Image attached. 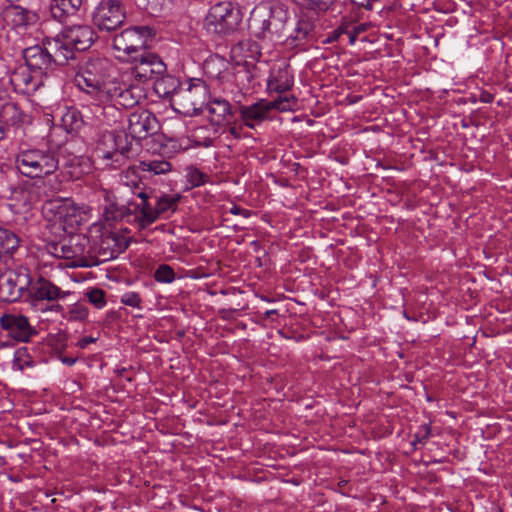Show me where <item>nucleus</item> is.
<instances>
[{
  "label": "nucleus",
  "instance_id": "nucleus-1",
  "mask_svg": "<svg viewBox=\"0 0 512 512\" xmlns=\"http://www.w3.org/2000/svg\"><path fill=\"white\" fill-rule=\"evenodd\" d=\"M112 70L107 59L90 58L76 72L73 82L95 105H102L116 91Z\"/></svg>",
  "mask_w": 512,
  "mask_h": 512
},
{
  "label": "nucleus",
  "instance_id": "nucleus-2",
  "mask_svg": "<svg viewBox=\"0 0 512 512\" xmlns=\"http://www.w3.org/2000/svg\"><path fill=\"white\" fill-rule=\"evenodd\" d=\"M37 21L34 20V24ZM39 22V28L34 31V80L39 76H46V70L51 63L64 65L69 59L73 58L64 43V38L52 34L57 25H45L44 19Z\"/></svg>",
  "mask_w": 512,
  "mask_h": 512
},
{
  "label": "nucleus",
  "instance_id": "nucleus-3",
  "mask_svg": "<svg viewBox=\"0 0 512 512\" xmlns=\"http://www.w3.org/2000/svg\"><path fill=\"white\" fill-rule=\"evenodd\" d=\"M289 12L279 2H261L250 13L249 29L258 39L280 42L283 39Z\"/></svg>",
  "mask_w": 512,
  "mask_h": 512
},
{
  "label": "nucleus",
  "instance_id": "nucleus-4",
  "mask_svg": "<svg viewBox=\"0 0 512 512\" xmlns=\"http://www.w3.org/2000/svg\"><path fill=\"white\" fill-rule=\"evenodd\" d=\"M57 167L58 160L54 153L34 149V193L38 197H49L60 190Z\"/></svg>",
  "mask_w": 512,
  "mask_h": 512
},
{
  "label": "nucleus",
  "instance_id": "nucleus-5",
  "mask_svg": "<svg viewBox=\"0 0 512 512\" xmlns=\"http://www.w3.org/2000/svg\"><path fill=\"white\" fill-rule=\"evenodd\" d=\"M242 21V13L231 1H220L210 7L205 18L208 31L218 35H228L236 31Z\"/></svg>",
  "mask_w": 512,
  "mask_h": 512
},
{
  "label": "nucleus",
  "instance_id": "nucleus-6",
  "mask_svg": "<svg viewBox=\"0 0 512 512\" xmlns=\"http://www.w3.org/2000/svg\"><path fill=\"white\" fill-rule=\"evenodd\" d=\"M297 104L294 96L279 97L273 101L260 100L252 105L241 106L239 109L240 117L245 126L254 129L263 121L269 119L272 110L290 111Z\"/></svg>",
  "mask_w": 512,
  "mask_h": 512
},
{
  "label": "nucleus",
  "instance_id": "nucleus-7",
  "mask_svg": "<svg viewBox=\"0 0 512 512\" xmlns=\"http://www.w3.org/2000/svg\"><path fill=\"white\" fill-rule=\"evenodd\" d=\"M207 98V86L202 80L197 79L189 82L187 87H180L172 99L171 106L176 112L191 116L202 111Z\"/></svg>",
  "mask_w": 512,
  "mask_h": 512
},
{
  "label": "nucleus",
  "instance_id": "nucleus-8",
  "mask_svg": "<svg viewBox=\"0 0 512 512\" xmlns=\"http://www.w3.org/2000/svg\"><path fill=\"white\" fill-rule=\"evenodd\" d=\"M155 35L150 26H132L122 30L113 37V49L124 53L131 60L134 55L146 49L148 40Z\"/></svg>",
  "mask_w": 512,
  "mask_h": 512
},
{
  "label": "nucleus",
  "instance_id": "nucleus-9",
  "mask_svg": "<svg viewBox=\"0 0 512 512\" xmlns=\"http://www.w3.org/2000/svg\"><path fill=\"white\" fill-rule=\"evenodd\" d=\"M126 10L119 0H101L92 14L93 24L102 32H112L122 26Z\"/></svg>",
  "mask_w": 512,
  "mask_h": 512
},
{
  "label": "nucleus",
  "instance_id": "nucleus-10",
  "mask_svg": "<svg viewBox=\"0 0 512 512\" xmlns=\"http://www.w3.org/2000/svg\"><path fill=\"white\" fill-rule=\"evenodd\" d=\"M82 6V0H40L37 11H34L35 21L44 19V24L57 25L64 19L75 14Z\"/></svg>",
  "mask_w": 512,
  "mask_h": 512
},
{
  "label": "nucleus",
  "instance_id": "nucleus-11",
  "mask_svg": "<svg viewBox=\"0 0 512 512\" xmlns=\"http://www.w3.org/2000/svg\"><path fill=\"white\" fill-rule=\"evenodd\" d=\"M130 61L133 63L131 75L140 83L152 81L167 71V66L161 57L147 49L134 55Z\"/></svg>",
  "mask_w": 512,
  "mask_h": 512
},
{
  "label": "nucleus",
  "instance_id": "nucleus-12",
  "mask_svg": "<svg viewBox=\"0 0 512 512\" xmlns=\"http://www.w3.org/2000/svg\"><path fill=\"white\" fill-rule=\"evenodd\" d=\"M154 197H156V190L150 187L136 197L137 201L129 202L127 210L134 215V220L141 229H145L156 222Z\"/></svg>",
  "mask_w": 512,
  "mask_h": 512
},
{
  "label": "nucleus",
  "instance_id": "nucleus-13",
  "mask_svg": "<svg viewBox=\"0 0 512 512\" xmlns=\"http://www.w3.org/2000/svg\"><path fill=\"white\" fill-rule=\"evenodd\" d=\"M132 143L127 140V135H116L114 132L102 134L96 148L99 157L114 159L119 162V157H129Z\"/></svg>",
  "mask_w": 512,
  "mask_h": 512
},
{
  "label": "nucleus",
  "instance_id": "nucleus-14",
  "mask_svg": "<svg viewBox=\"0 0 512 512\" xmlns=\"http://www.w3.org/2000/svg\"><path fill=\"white\" fill-rule=\"evenodd\" d=\"M159 130V122L148 110H136L128 117V134L134 140H142Z\"/></svg>",
  "mask_w": 512,
  "mask_h": 512
},
{
  "label": "nucleus",
  "instance_id": "nucleus-15",
  "mask_svg": "<svg viewBox=\"0 0 512 512\" xmlns=\"http://www.w3.org/2000/svg\"><path fill=\"white\" fill-rule=\"evenodd\" d=\"M64 43L71 53L90 48L95 39V33L89 25H72L62 31Z\"/></svg>",
  "mask_w": 512,
  "mask_h": 512
},
{
  "label": "nucleus",
  "instance_id": "nucleus-16",
  "mask_svg": "<svg viewBox=\"0 0 512 512\" xmlns=\"http://www.w3.org/2000/svg\"><path fill=\"white\" fill-rule=\"evenodd\" d=\"M32 280L28 274L8 272L0 275V299L8 302L16 301L25 287Z\"/></svg>",
  "mask_w": 512,
  "mask_h": 512
},
{
  "label": "nucleus",
  "instance_id": "nucleus-17",
  "mask_svg": "<svg viewBox=\"0 0 512 512\" xmlns=\"http://www.w3.org/2000/svg\"><path fill=\"white\" fill-rule=\"evenodd\" d=\"M61 296V290L52 282L39 277L36 282H34V311H60L62 306L59 304H51L49 307L44 308L40 301H54Z\"/></svg>",
  "mask_w": 512,
  "mask_h": 512
},
{
  "label": "nucleus",
  "instance_id": "nucleus-18",
  "mask_svg": "<svg viewBox=\"0 0 512 512\" xmlns=\"http://www.w3.org/2000/svg\"><path fill=\"white\" fill-rule=\"evenodd\" d=\"M0 325L17 341L28 342L32 335L29 318L23 315L4 314L0 317Z\"/></svg>",
  "mask_w": 512,
  "mask_h": 512
},
{
  "label": "nucleus",
  "instance_id": "nucleus-19",
  "mask_svg": "<svg viewBox=\"0 0 512 512\" xmlns=\"http://www.w3.org/2000/svg\"><path fill=\"white\" fill-rule=\"evenodd\" d=\"M293 84V72L287 63L282 61L272 66L267 80V86L270 91L283 93L290 90Z\"/></svg>",
  "mask_w": 512,
  "mask_h": 512
},
{
  "label": "nucleus",
  "instance_id": "nucleus-20",
  "mask_svg": "<svg viewBox=\"0 0 512 512\" xmlns=\"http://www.w3.org/2000/svg\"><path fill=\"white\" fill-rule=\"evenodd\" d=\"M30 48L23 50V57L25 63L19 65L11 75V84L17 93L26 95L28 98L31 95V81H32V66L29 63L28 53Z\"/></svg>",
  "mask_w": 512,
  "mask_h": 512
},
{
  "label": "nucleus",
  "instance_id": "nucleus-21",
  "mask_svg": "<svg viewBox=\"0 0 512 512\" xmlns=\"http://www.w3.org/2000/svg\"><path fill=\"white\" fill-rule=\"evenodd\" d=\"M206 107L210 114L211 123L214 125L230 124L233 118V111L230 103L223 98L216 97L207 102Z\"/></svg>",
  "mask_w": 512,
  "mask_h": 512
},
{
  "label": "nucleus",
  "instance_id": "nucleus-22",
  "mask_svg": "<svg viewBox=\"0 0 512 512\" xmlns=\"http://www.w3.org/2000/svg\"><path fill=\"white\" fill-rule=\"evenodd\" d=\"M181 195L178 193L167 194L156 191L154 202L156 204V221L158 219H167L174 214L178 208Z\"/></svg>",
  "mask_w": 512,
  "mask_h": 512
},
{
  "label": "nucleus",
  "instance_id": "nucleus-23",
  "mask_svg": "<svg viewBox=\"0 0 512 512\" xmlns=\"http://www.w3.org/2000/svg\"><path fill=\"white\" fill-rule=\"evenodd\" d=\"M25 115L14 102L5 103L0 109V128L3 130V139L6 137L10 126L19 127L24 121Z\"/></svg>",
  "mask_w": 512,
  "mask_h": 512
},
{
  "label": "nucleus",
  "instance_id": "nucleus-24",
  "mask_svg": "<svg viewBox=\"0 0 512 512\" xmlns=\"http://www.w3.org/2000/svg\"><path fill=\"white\" fill-rule=\"evenodd\" d=\"M153 87L155 93L161 98H169L172 104V99L177 91H179L181 85L178 78L167 74V71L155 77L153 80Z\"/></svg>",
  "mask_w": 512,
  "mask_h": 512
},
{
  "label": "nucleus",
  "instance_id": "nucleus-25",
  "mask_svg": "<svg viewBox=\"0 0 512 512\" xmlns=\"http://www.w3.org/2000/svg\"><path fill=\"white\" fill-rule=\"evenodd\" d=\"M113 83L116 86V91L106 99L105 104L109 102H115V104L127 108L132 107L138 103L140 95H135L132 88H128L125 85H122L117 78H115Z\"/></svg>",
  "mask_w": 512,
  "mask_h": 512
},
{
  "label": "nucleus",
  "instance_id": "nucleus-26",
  "mask_svg": "<svg viewBox=\"0 0 512 512\" xmlns=\"http://www.w3.org/2000/svg\"><path fill=\"white\" fill-rule=\"evenodd\" d=\"M138 170V167H129L120 175L121 183L128 187L135 197H138L149 188L145 185L141 176L138 174Z\"/></svg>",
  "mask_w": 512,
  "mask_h": 512
},
{
  "label": "nucleus",
  "instance_id": "nucleus-27",
  "mask_svg": "<svg viewBox=\"0 0 512 512\" xmlns=\"http://www.w3.org/2000/svg\"><path fill=\"white\" fill-rule=\"evenodd\" d=\"M11 24L19 35H26L30 25V10L21 6H14L10 10Z\"/></svg>",
  "mask_w": 512,
  "mask_h": 512
},
{
  "label": "nucleus",
  "instance_id": "nucleus-28",
  "mask_svg": "<svg viewBox=\"0 0 512 512\" xmlns=\"http://www.w3.org/2000/svg\"><path fill=\"white\" fill-rule=\"evenodd\" d=\"M218 131L213 124L199 126L191 134V141L198 147H210L217 138Z\"/></svg>",
  "mask_w": 512,
  "mask_h": 512
},
{
  "label": "nucleus",
  "instance_id": "nucleus-29",
  "mask_svg": "<svg viewBox=\"0 0 512 512\" xmlns=\"http://www.w3.org/2000/svg\"><path fill=\"white\" fill-rule=\"evenodd\" d=\"M37 120L40 137L45 138L49 135L54 126V116L50 108H44L34 103V121Z\"/></svg>",
  "mask_w": 512,
  "mask_h": 512
},
{
  "label": "nucleus",
  "instance_id": "nucleus-30",
  "mask_svg": "<svg viewBox=\"0 0 512 512\" xmlns=\"http://www.w3.org/2000/svg\"><path fill=\"white\" fill-rule=\"evenodd\" d=\"M138 169L150 176H156L169 173L172 170V165L167 160L157 158L140 161Z\"/></svg>",
  "mask_w": 512,
  "mask_h": 512
},
{
  "label": "nucleus",
  "instance_id": "nucleus-31",
  "mask_svg": "<svg viewBox=\"0 0 512 512\" xmlns=\"http://www.w3.org/2000/svg\"><path fill=\"white\" fill-rule=\"evenodd\" d=\"M293 41L300 44L305 40L314 38V24L307 18L298 20L293 33L289 36Z\"/></svg>",
  "mask_w": 512,
  "mask_h": 512
},
{
  "label": "nucleus",
  "instance_id": "nucleus-32",
  "mask_svg": "<svg viewBox=\"0 0 512 512\" xmlns=\"http://www.w3.org/2000/svg\"><path fill=\"white\" fill-rule=\"evenodd\" d=\"M83 125L81 113L75 109H68L61 117V126L68 133L77 132Z\"/></svg>",
  "mask_w": 512,
  "mask_h": 512
},
{
  "label": "nucleus",
  "instance_id": "nucleus-33",
  "mask_svg": "<svg viewBox=\"0 0 512 512\" xmlns=\"http://www.w3.org/2000/svg\"><path fill=\"white\" fill-rule=\"evenodd\" d=\"M19 246L18 236L6 228L0 227V257L12 254Z\"/></svg>",
  "mask_w": 512,
  "mask_h": 512
},
{
  "label": "nucleus",
  "instance_id": "nucleus-34",
  "mask_svg": "<svg viewBox=\"0 0 512 512\" xmlns=\"http://www.w3.org/2000/svg\"><path fill=\"white\" fill-rule=\"evenodd\" d=\"M102 248H108L111 250L110 257H115L121 252L125 251L128 247V243L124 238L120 237L116 233H109L102 239Z\"/></svg>",
  "mask_w": 512,
  "mask_h": 512
},
{
  "label": "nucleus",
  "instance_id": "nucleus-35",
  "mask_svg": "<svg viewBox=\"0 0 512 512\" xmlns=\"http://www.w3.org/2000/svg\"><path fill=\"white\" fill-rule=\"evenodd\" d=\"M42 215L49 221L61 219L64 215L62 203L57 199H48L41 207Z\"/></svg>",
  "mask_w": 512,
  "mask_h": 512
},
{
  "label": "nucleus",
  "instance_id": "nucleus-36",
  "mask_svg": "<svg viewBox=\"0 0 512 512\" xmlns=\"http://www.w3.org/2000/svg\"><path fill=\"white\" fill-rule=\"evenodd\" d=\"M47 343L51 347L53 351H55L58 354V359L67 366H73L77 358L75 357H68L63 356L61 354V349L64 347V336L57 334V335H49L47 338Z\"/></svg>",
  "mask_w": 512,
  "mask_h": 512
},
{
  "label": "nucleus",
  "instance_id": "nucleus-37",
  "mask_svg": "<svg viewBox=\"0 0 512 512\" xmlns=\"http://www.w3.org/2000/svg\"><path fill=\"white\" fill-rule=\"evenodd\" d=\"M32 365V356L29 353L27 346H22L16 349L13 359V368L23 371Z\"/></svg>",
  "mask_w": 512,
  "mask_h": 512
},
{
  "label": "nucleus",
  "instance_id": "nucleus-38",
  "mask_svg": "<svg viewBox=\"0 0 512 512\" xmlns=\"http://www.w3.org/2000/svg\"><path fill=\"white\" fill-rule=\"evenodd\" d=\"M300 8L315 12L326 11L333 0H291Z\"/></svg>",
  "mask_w": 512,
  "mask_h": 512
},
{
  "label": "nucleus",
  "instance_id": "nucleus-39",
  "mask_svg": "<svg viewBox=\"0 0 512 512\" xmlns=\"http://www.w3.org/2000/svg\"><path fill=\"white\" fill-rule=\"evenodd\" d=\"M17 168L19 172L28 177L32 178V154L29 150H22L17 157Z\"/></svg>",
  "mask_w": 512,
  "mask_h": 512
},
{
  "label": "nucleus",
  "instance_id": "nucleus-40",
  "mask_svg": "<svg viewBox=\"0 0 512 512\" xmlns=\"http://www.w3.org/2000/svg\"><path fill=\"white\" fill-rule=\"evenodd\" d=\"M156 282L170 284L175 280L174 269L168 264H161L154 272Z\"/></svg>",
  "mask_w": 512,
  "mask_h": 512
},
{
  "label": "nucleus",
  "instance_id": "nucleus-41",
  "mask_svg": "<svg viewBox=\"0 0 512 512\" xmlns=\"http://www.w3.org/2000/svg\"><path fill=\"white\" fill-rule=\"evenodd\" d=\"M367 28H368L367 24L361 23V24L353 25L346 29H342L340 27L338 30L340 31V33L347 35L349 43L351 45H354L357 40L358 35L365 32L367 30Z\"/></svg>",
  "mask_w": 512,
  "mask_h": 512
},
{
  "label": "nucleus",
  "instance_id": "nucleus-42",
  "mask_svg": "<svg viewBox=\"0 0 512 512\" xmlns=\"http://www.w3.org/2000/svg\"><path fill=\"white\" fill-rule=\"evenodd\" d=\"M120 302L123 305L142 309V298L138 292L128 291L121 295Z\"/></svg>",
  "mask_w": 512,
  "mask_h": 512
},
{
  "label": "nucleus",
  "instance_id": "nucleus-43",
  "mask_svg": "<svg viewBox=\"0 0 512 512\" xmlns=\"http://www.w3.org/2000/svg\"><path fill=\"white\" fill-rule=\"evenodd\" d=\"M87 298L91 304L96 308L101 309L106 305L105 293L102 289L94 288L86 293Z\"/></svg>",
  "mask_w": 512,
  "mask_h": 512
},
{
  "label": "nucleus",
  "instance_id": "nucleus-44",
  "mask_svg": "<svg viewBox=\"0 0 512 512\" xmlns=\"http://www.w3.org/2000/svg\"><path fill=\"white\" fill-rule=\"evenodd\" d=\"M187 180L193 187H198L208 181V175L197 168H190L187 172Z\"/></svg>",
  "mask_w": 512,
  "mask_h": 512
},
{
  "label": "nucleus",
  "instance_id": "nucleus-45",
  "mask_svg": "<svg viewBox=\"0 0 512 512\" xmlns=\"http://www.w3.org/2000/svg\"><path fill=\"white\" fill-rule=\"evenodd\" d=\"M105 213L108 219H122L125 214L124 207H118L117 204L110 202L105 206Z\"/></svg>",
  "mask_w": 512,
  "mask_h": 512
},
{
  "label": "nucleus",
  "instance_id": "nucleus-46",
  "mask_svg": "<svg viewBox=\"0 0 512 512\" xmlns=\"http://www.w3.org/2000/svg\"><path fill=\"white\" fill-rule=\"evenodd\" d=\"M88 317V309L82 305L74 306L70 311V319L83 321Z\"/></svg>",
  "mask_w": 512,
  "mask_h": 512
},
{
  "label": "nucleus",
  "instance_id": "nucleus-47",
  "mask_svg": "<svg viewBox=\"0 0 512 512\" xmlns=\"http://www.w3.org/2000/svg\"><path fill=\"white\" fill-rule=\"evenodd\" d=\"M253 74L247 69L238 70L235 74L236 81L242 85V89L245 88L246 83L248 84L253 80Z\"/></svg>",
  "mask_w": 512,
  "mask_h": 512
},
{
  "label": "nucleus",
  "instance_id": "nucleus-48",
  "mask_svg": "<svg viewBox=\"0 0 512 512\" xmlns=\"http://www.w3.org/2000/svg\"><path fill=\"white\" fill-rule=\"evenodd\" d=\"M242 128L240 126H229L224 129L223 133H226V139H240Z\"/></svg>",
  "mask_w": 512,
  "mask_h": 512
},
{
  "label": "nucleus",
  "instance_id": "nucleus-49",
  "mask_svg": "<svg viewBox=\"0 0 512 512\" xmlns=\"http://www.w3.org/2000/svg\"><path fill=\"white\" fill-rule=\"evenodd\" d=\"M229 212L233 215H241L243 216L244 218H248L251 216V211L250 210H247V209H244L238 205H233Z\"/></svg>",
  "mask_w": 512,
  "mask_h": 512
},
{
  "label": "nucleus",
  "instance_id": "nucleus-50",
  "mask_svg": "<svg viewBox=\"0 0 512 512\" xmlns=\"http://www.w3.org/2000/svg\"><path fill=\"white\" fill-rule=\"evenodd\" d=\"M430 436V428L424 425L422 429L416 434V438L419 442H423Z\"/></svg>",
  "mask_w": 512,
  "mask_h": 512
},
{
  "label": "nucleus",
  "instance_id": "nucleus-51",
  "mask_svg": "<svg viewBox=\"0 0 512 512\" xmlns=\"http://www.w3.org/2000/svg\"><path fill=\"white\" fill-rule=\"evenodd\" d=\"M97 339L94 337H83L77 343V346L81 349H85L90 343H94Z\"/></svg>",
  "mask_w": 512,
  "mask_h": 512
},
{
  "label": "nucleus",
  "instance_id": "nucleus-52",
  "mask_svg": "<svg viewBox=\"0 0 512 512\" xmlns=\"http://www.w3.org/2000/svg\"><path fill=\"white\" fill-rule=\"evenodd\" d=\"M481 101L484 103H490L493 101V96L490 93H485L482 95Z\"/></svg>",
  "mask_w": 512,
  "mask_h": 512
},
{
  "label": "nucleus",
  "instance_id": "nucleus-53",
  "mask_svg": "<svg viewBox=\"0 0 512 512\" xmlns=\"http://www.w3.org/2000/svg\"><path fill=\"white\" fill-rule=\"evenodd\" d=\"M274 314H277V310H275V309L267 310V311L265 312V317H266V318H270V317H271L272 315H274Z\"/></svg>",
  "mask_w": 512,
  "mask_h": 512
},
{
  "label": "nucleus",
  "instance_id": "nucleus-54",
  "mask_svg": "<svg viewBox=\"0 0 512 512\" xmlns=\"http://www.w3.org/2000/svg\"><path fill=\"white\" fill-rule=\"evenodd\" d=\"M366 8L370 9V10L372 9V5H371L370 1L367 3Z\"/></svg>",
  "mask_w": 512,
  "mask_h": 512
},
{
  "label": "nucleus",
  "instance_id": "nucleus-55",
  "mask_svg": "<svg viewBox=\"0 0 512 512\" xmlns=\"http://www.w3.org/2000/svg\"><path fill=\"white\" fill-rule=\"evenodd\" d=\"M3 140V130L0 128V141Z\"/></svg>",
  "mask_w": 512,
  "mask_h": 512
},
{
  "label": "nucleus",
  "instance_id": "nucleus-56",
  "mask_svg": "<svg viewBox=\"0 0 512 512\" xmlns=\"http://www.w3.org/2000/svg\"><path fill=\"white\" fill-rule=\"evenodd\" d=\"M104 193H105L106 201L108 202V201H109V195H108V192H107V191H104Z\"/></svg>",
  "mask_w": 512,
  "mask_h": 512
},
{
  "label": "nucleus",
  "instance_id": "nucleus-57",
  "mask_svg": "<svg viewBox=\"0 0 512 512\" xmlns=\"http://www.w3.org/2000/svg\"><path fill=\"white\" fill-rule=\"evenodd\" d=\"M40 494H44L42 491H39L38 493H36V495H34V497H38Z\"/></svg>",
  "mask_w": 512,
  "mask_h": 512
},
{
  "label": "nucleus",
  "instance_id": "nucleus-58",
  "mask_svg": "<svg viewBox=\"0 0 512 512\" xmlns=\"http://www.w3.org/2000/svg\"><path fill=\"white\" fill-rule=\"evenodd\" d=\"M33 443H34V450H37L38 447L35 446V444H36V440L35 439L33 440Z\"/></svg>",
  "mask_w": 512,
  "mask_h": 512
}]
</instances>
